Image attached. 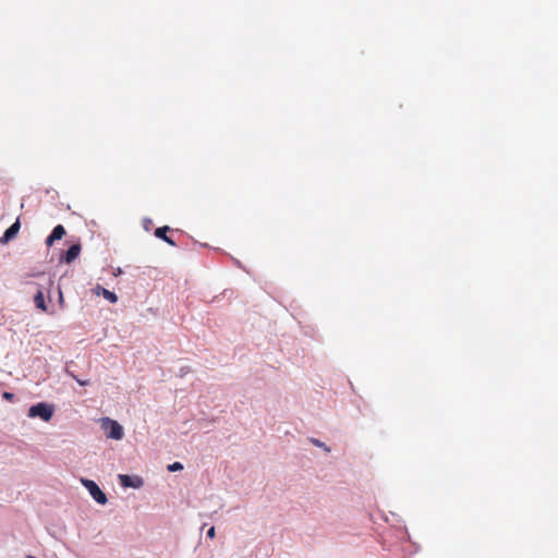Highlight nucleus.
I'll return each mask as SVG.
<instances>
[{"instance_id":"obj_1","label":"nucleus","mask_w":558,"mask_h":558,"mask_svg":"<svg viewBox=\"0 0 558 558\" xmlns=\"http://www.w3.org/2000/svg\"><path fill=\"white\" fill-rule=\"evenodd\" d=\"M27 415L29 417L38 416L43 421L48 422L51 420V417L53 415V407L48 403H45V402H39L29 408Z\"/></svg>"},{"instance_id":"obj_2","label":"nucleus","mask_w":558,"mask_h":558,"mask_svg":"<svg viewBox=\"0 0 558 558\" xmlns=\"http://www.w3.org/2000/svg\"><path fill=\"white\" fill-rule=\"evenodd\" d=\"M82 484L89 492L96 502L105 505L107 502L106 494L99 488V486L92 480H82Z\"/></svg>"},{"instance_id":"obj_3","label":"nucleus","mask_w":558,"mask_h":558,"mask_svg":"<svg viewBox=\"0 0 558 558\" xmlns=\"http://www.w3.org/2000/svg\"><path fill=\"white\" fill-rule=\"evenodd\" d=\"M104 424L109 425V432H108L109 438L119 440L123 437V428L117 421L107 418Z\"/></svg>"},{"instance_id":"obj_4","label":"nucleus","mask_w":558,"mask_h":558,"mask_svg":"<svg viewBox=\"0 0 558 558\" xmlns=\"http://www.w3.org/2000/svg\"><path fill=\"white\" fill-rule=\"evenodd\" d=\"M119 481L123 487L138 488L143 484L140 477L132 478L130 475L126 474L119 475Z\"/></svg>"},{"instance_id":"obj_5","label":"nucleus","mask_w":558,"mask_h":558,"mask_svg":"<svg viewBox=\"0 0 558 558\" xmlns=\"http://www.w3.org/2000/svg\"><path fill=\"white\" fill-rule=\"evenodd\" d=\"M65 234V229L62 225H58L53 228L51 234L47 238L46 244L51 246L54 241L61 240Z\"/></svg>"},{"instance_id":"obj_6","label":"nucleus","mask_w":558,"mask_h":558,"mask_svg":"<svg viewBox=\"0 0 558 558\" xmlns=\"http://www.w3.org/2000/svg\"><path fill=\"white\" fill-rule=\"evenodd\" d=\"M81 253V244H73L69 247V250L65 252L64 254V262L70 264L72 263L75 258H77V256L80 255Z\"/></svg>"},{"instance_id":"obj_7","label":"nucleus","mask_w":558,"mask_h":558,"mask_svg":"<svg viewBox=\"0 0 558 558\" xmlns=\"http://www.w3.org/2000/svg\"><path fill=\"white\" fill-rule=\"evenodd\" d=\"M94 292L97 294V295H102L106 300H108L110 303H116L118 301V296L116 295V293L105 289L104 287L101 286H96V288L94 289Z\"/></svg>"},{"instance_id":"obj_8","label":"nucleus","mask_w":558,"mask_h":558,"mask_svg":"<svg viewBox=\"0 0 558 558\" xmlns=\"http://www.w3.org/2000/svg\"><path fill=\"white\" fill-rule=\"evenodd\" d=\"M20 230V221L16 220L13 225H11L4 232L1 241L2 242H8L10 241L11 239H13L17 232Z\"/></svg>"},{"instance_id":"obj_9","label":"nucleus","mask_w":558,"mask_h":558,"mask_svg":"<svg viewBox=\"0 0 558 558\" xmlns=\"http://www.w3.org/2000/svg\"><path fill=\"white\" fill-rule=\"evenodd\" d=\"M169 230H170V228H169V227H167V226H165V227H160V228H157V229L155 230V235H156L157 238H159V239L163 240V241H165V242H167L168 244H170V245L174 246V245H175L174 241H173L171 238H169V236L167 235V232H168Z\"/></svg>"},{"instance_id":"obj_10","label":"nucleus","mask_w":558,"mask_h":558,"mask_svg":"<svg viewBox=\"0 0 558 558\" xmlns=\"http://www.w3.org/2000/svg\"><path fill=\"white\" fill-rule=\"evenodd\" d=\"M34 302H35L36 307L40 308L44 312L47 311L43 291H38L36 293L35 298H34Z\"/></svg>"},{"instance_id":"obj_11","label":"nucleus","mask_w":558,"mask_h":558,"mask_svg":"<svg viewBox=\"0 0 558 558\" xmlns=\"http://www.w3.org/2000/svg\"><path fill=\"white\" fill-rule=\"evenodd\" d=\"M167 469L169 472L181 471V470H183V464L180 462H174L172 464H169Z\"/></svg>"},{"instance_id":"obj_12","label":"nucleus","mask_w":558,"mask_h":558,"mask_svg":"<svg viewBox=\"0 0 558 558\" xmlns=\"http://www.w3.org/2000/svg\"><path fill=\"white\" fill-rule=\"evenodd\" d=\"M68 375H70L73 379H75L77 381L78 385L81 386H87L89 385V380H82L80 379L76 375H74L72 372L70 371H66Z\"/></svg>"},{"instance_id":"obj_13","label":"nucleus","mask_w":558,"mask_h":558,"mask_svg":"<svg viewBox=\"0 0 558 558\" xmlns=\"http://www.w3.org/2000/svg\"><path fill=\"white\" fill-rule=\"evenodd\" d=\"M311 442H312V444H314V445H315V446H317V447H322V448H324V450H325V451H327V452H329V451H330V448H329V447H327L324 442L319 441L318 439H314V438H312V439H311Z\"/></svg>"},{"instance_id":"obj_14","label":"nucleus","mask_w":558,"mask_h":558,"mask_svg":"<svg viewBox=\"0 0 558 558\" xmlns=\"http://www.w3.org/2000/svg\"><path fill=\"white\" fill-rule=\"evenodd\" d=\"M215 535H216V530H215V527H214V526H211V527L207 531V536H208L209 538H214V537H215Z\"/></svg>"},{"instance_id":"obj_15","label":"nucleus","mask_w":558,"mask_h":558,"mask_svg":"<svg viewBox=\"0 0 558 558\" xmlns=\"http://www.w3.org/2000/svg\"><path fill=\"white\" fill-rule=\"evenodd\" d=\"M3 398H4V399H7V400H9V401H12V400H13V398H14V395H13V393H11V392H4V393H3Z\"/></svg>"},{"instance_id":"obj_16","label":"nucleus","mask_w":558,"mask_h":558,"mask_svg":"<svg viewBox=\"0 0 558 558\" xmlns=\"http://www.w3.org/2000/svg\"><path fill=\"white\" fill-rule=\"evenodd\" d=\"M59 299H60V303L62 304L63 303V295H62L61 291H59Z\"/></svg>"}]
</instances>
